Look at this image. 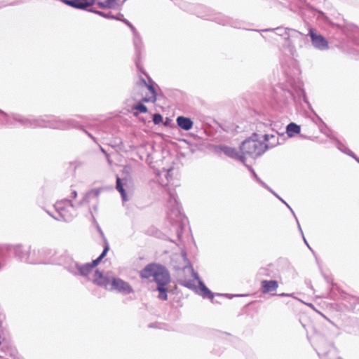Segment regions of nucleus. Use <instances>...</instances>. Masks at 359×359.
I'll use <instances>...</instances> for the list:
<instances>
[{"label": "nucleus", "instance_id": "1", "mask_svg": "<svg viewBox=\"0 0 359 359\" xmlns=\"http://www.w3.org/2000/svg\"><path fill=\"white\" fill-rule=\"evenodd\" d=\"M143 278H154L157 283V290L159 292L158 298L162 300H167V289L165 286L170 283V278L168 271L165 267L158 264H149L140 272Z\"/></svg>", "mask_w": 359, "mask_h": 359}, {"label": "nucleus", "instance_id": "2", "mask_svg": "<svg viewBox=\"0 0 359 359\" xmlns=\"http://www.w3.org/2000/svg\"><path fill=\"white\" fill-rule=\"evenodd\" d=\"M13 118L26 126L32 127H49L54 129L66 130L78 127V123L74 120H61L54 117H46L39 118H27L20 115H15Z\"/></svg>", "mask_w": 359, "mask_h": 359}, {"label": "nucleus", "instance_id": "3", "mask_svg": "<svg viewBox=\"0 0 359 359\" xmlns=\"http://www.w3.org/2000/svg\"><path fill=\"white\" fill-rule=\"evenodd\" d=\"M94 282L109 290H116L123 294H128L133 292V288L127 282L119 278L104 277L102 274L97 271L95 273Z\"/></svg>", "mask_w": 359, "mask_h": 359}, {"label": "nucleus", "instance_id": "4", "mask_svg": "<svg viewBox=\"0 0 359 359\" xmlns=\"http://www.w3.org/2000/svg\"><path fill=\"white\" fill-rule=\"evenodd\" d=\"M259 135L254 133L250 138L245 140L241 144V152L245 156L248 155L252 158H256L262 155L266 151V146L263 140L258 138Z\"/></svg>", "mask_w": 359, "mask_h": 359}, {"label": "nucleus", "instance_id": "5", "mask_svg": "<svg viewBox=\"0 0 359 359\" xmlns=\"http://www.w3.org/2000/svg\"><path fill=\"white\" fill-rule=\"evenodd\" d=\"M109 249V245L107 244L101 255L96 259L93 260L92 263L81 265L77 262H72L69 266L68 270L75 275H81L83 276H88L93 271V268L104 257Z\"/></svg>", "mask_w": 359, "mask_h": 359}, {"label": "nucleus", "instance_id": "6", "mask_svg": "<svg viewBox=\"0 0 359 359\" xmlns=\"http://www.w3.org/2000/svg\"><path fill=\"white\" fill-rule=\"evenodd\" d=\"M184 271L191 273L194 280H182L181 284L184 285L188 288H194L196 287V281L198 282L199 285L200 294L203 297H207L208 299H212L214 297V294L211 292V291L205 285V284L199 279L198 275L194 271V269L191 266H184L183 267Z\"/></svg>", "mask_w": 359, "mask_h": 359}, {"label": "nucleus", "instance_id": "7", "mask_svg": "<svg viewBox=\"0 0 359 359\" xmlns=\"http://www.w3.org/2000/svg\"><path fill=\"white\" fill-rule=\"evenodd\" d=\"M55 252L48 248H41L32 250V259H29V264H55L57 261L54 258Z\"/></svg>", "mask_w": 359, "mask_h": 359}, {"label": "nucleus", "instance_id": "8", "mask_svg": "<svg viewBox=\"0 0 359 359\" xmlns=\"http://www.w3.org/2000/svg\"><path fill=\"white\" fill-rule=\"evenodd\" d=\"M55 208L61 219H64L65 222L70 221L76 215L74 205L69 199H65L60 202H57L55 205Z\"/></svg>", "mask_w": 359, "mask_h": 359}, {"label": "nucleus", "instance_id": "9", "mask_svg": "<svg viewBox=\"0 0 359 359\" xmlns=\"http://www.w3.org/2000/svg\"><path fill=\"white\" fill-rule=\"evenodd\" d=\"M309 36L313 46L320 50H325L329 48L328 42L321 34L316 33L313 29L309 30Z\"/></svg>", "mask_w": 359, "mask_h": 359}, {"label": "nucleus", "instance_id": "10", "mask_svg": "<svg viewBox=\"0 0 359 359\" xmlns=\"http://www.w3.org/2000/svg\"><path fill=\"white\" fill-rule=\"evenodd\" d=\"M284 134L276 133V134H264L263 135V142L266 146V150L280 144V140H283Z\"/></svg>", "mask_w": 359, "mask_h": 359}, {"label": "nucleus", "instance_id": "11", "mask_svg": "<svg viewBox=\"0 0 359 359\" xmlns=\"http://www.w3.org/2000/svg\"><path fill=\"white\" fill-rule=\"evenodd\" d=\"M172 172H173V169L170 168L167 170H163L158 174V179H157L158 182L162 187H166L168 193H169V190L171 191H173L172 190H171L170 189V187H168V184L172 180V177H171Z\"/></svg>", "mask_w": 359, "mask_h": 359}, {"label": "nucleus", "instance_id": "12", "mask_svg": "<svg viewBox=\"0 0 359 359\" xmlns=\"http://www.w3.org/2000/svg\"><path fill=\"white\" fill-rule=\"evenodd\" d=\"M14 252L16 257L21 261L29 263V259H32V250L29 248H25L21 245H17L14 248Z\"/></svg>", "mask_w": 359, "mask_h": 359}, {"label": "nucleus", "instance_id": "13", "mask_svg": "<svg viewBox=\"0 0 359 359\" xmlns=\"http://www.w3.org/2000/svg\"><path fill=\"white\" fill-rule=\"evenodd\" d=\"M169 196H170V201L169 204L173 208V210H172L171 213L169 215V217L171 219H173L172 215H175L176 217H179L178 219H180L181 214L180 210L178 206V203L176 197V193L175 191H171L169 190Z\"/></svg>", "mask_w": 359, "mask_h": 359}, {"label": "nucleus", "instance_id": "14", "mask_svg": "<svg viewBox=\"0 0 359 359\" xmlns=\"http://www.w3.org/2000/svg\"><path fill=\"white\" fill-rule=\"evenodd\" d=\"M219 149L226 156L232 158L240 160L241 162L244 163L245 161V157L240 154L239 151H236L234 148L227 147V146H221Z\"/></svg>", "mask_w": 359, "mask_h": 359}, {"label": "nucleus", "instance_id": "15", "mask_svg": "<svg viewBox=\"0 0 359 359\" xmlns=\"http://www.w3.org/2000/svg\"><path fill=\"white\" fill-rule=\"evenodd\" d=\"M137 84L141 86L146 87L150 92V95H147L143 99V100L147 102H155L156 100V90H155L154 88L153 87V86L147 83V81H145V79H142V78H141L140 79Z\"/></svg>", "mask_w": 359, "mask_h": 359}, {"label": "nucleus", "instance_id": "16", "mask_svg": "<svg viewBox=\"0 0 359 359\" xmlns=\"http://www.w3.org/2000/svg\"><path fill=\"white\" fill-rule=\"evenodd\" d=\"M262 291L263 293L276 291L278 287L276 280H262L261 282Z\"/></svg>", "mask_w": 359, "mask_h": 359}, {"label": "nucleus", "instance_id": "17", "mask_svg": "<svg viewBox=\"0 0 359 359\" xmlns=\"http://www.w3.org/2000/svg\"><path fill=\"white\" fill-rule=\"evenodd\" d=\"M177 123L179 127L184 130H189L193 126V121L191 118L184 116H178Z\"/></svg>", "mask_w": 359, "mask_h": 359}, {"label": "nucleus", "instance_id": "18", "mask_svg": "<svg viewBox=\"0 0 359 359\" xmlns=\"http://www.w3.org/2000/svg\"><path fill=\"white\" fill-rule=\"evenodd\" d=\"M283 48L285 51H287L292 57L296 55V48L294 45V41L290 39V37H285V43L283 44Z\"/></svg>", "mask_w": 359, "mask_h": 359}, {"label": "nucleus", "instance_id": "19", "mask_svg": "<svg viewBox=\"0 0 359 359\" xmlns=\"http://www.w3.org/2000/svg\"><path fill=\"white\" fill-rule=\"evenodd\" d=\"M100 8H116L118 7V0H105L98 3Z\"/></svg>", "mask_w": 359, "mask_h": 359}, {"label": "nucleus", "instance_id": "20", "mask_svg": "<svg viewBox=\"0 0 359 359\" xmlns=\"http://www.w3.org/2000/svg\"><path fill=\"white\" fill-rule=\"evenodd\" d=\"M286 133L289 137H292L294 134L300 133V126L294 123H290L287 126Z\"/></svg>", "mask_w": 359, "mask_h": 359}, {"label": "nucleus", "instance_id": "21", "mask_svg": "<svg viewBox=\"0 0 359 359\" xmlns=\"http://www.w3.org/2000/svg\"><path fill=\"white\" fill-rule=\"evenodd\" d=\"M95 0H76V8L86 9L94 4Z\"/></svg>", "mask_w": 359, "mask_h": 359}, {"label": "nucleus", "instance_id": "22", "mask_svg": "<svg viewBox=\"0 0 359 359\" xmlns=\"http://www.w3.org/2000/svg\"><path fill=\"white\" fill-rule=\"evenodd\" d=\"M277 31V34L280 36H286L285 37H290L289 32H292L295 34H298L299 32H296L295 30L292 29H288L287 28H281V27H277L276 29H266L265 31Z\"/></svg>", "mask_w": 359, "mask_h": 359}, {"label": "nucleus", "instance_id": "23", "mask_svg": "<svg viewBox=\"0 0 359 359\" xmlns=\"http://www.w3.org/2000/svg\"><path fill=\"white\" fill-rule=\"evenodd\" d=\"M133 43L135 48V52L137 55L140 54V51L142 48V44L141 39L137 33L136 32V34H133Z\"/></svg>", "mask_w": 359, "mask_h": 359}, {"label": "nucleus", "instance_id": "24", "mask_svg": "<svg viewBox=\"0 0 359 359\" xmlns=\"http://www.w3.org/2000/svg\"><path fill=\"white\" fill-rule=\"evenodd\" d=\"M116 189L121 194V197L123 198V201H126L128 200L126 193L123 189V185L121 182V180L119 177H117L116 179Z\"/></svg>", "mask_w": 359, "mask_h": 359}, {"label": "nucleus", "instance_id": "25", "mask_svg": "<svg viewBox=\"0 0 359 359\" xmlns=\"http://www.w3.org/2000/svg\"><path fill=\"white\" fill-rule=\"evenodd\" d=\"M339 149L341 150L342 152L346 154L347 155L351 156L352 158H353L358 163H359V158H358L355 154L351 151L350 149H348V148H346L345 146L344 145H341L340 144L339 147H338Z\"/></svg>", "mask_w": 359, "mask_h": 359}, {"label": "nucleus", "instance_id": "26", "mask_svg": "<svg viewBox=\"0 0 359 359\" xmlns=\"http://www.w3.org/2000/svg\"><path fill=\"white\" fill-rule=\"evenodd\" d=\"M213 20H215L219 24H222V25L229 24V19L224 15H219L216 16L215 18H214Z\"/></svg>", "mask_w": 359, "mask_h": 359}, {"label": "nucleus", "instance_id": "27", "mask_svg": "<svg viewBox=\"0 0 359 359\" xmlns=\"http://www.w3.org/2000/svg\"><path fill=\"white\" fill-rule=\"evenodd\" d=\"M133 109L139 111L140 113H146L147 111V107L142 103H138L133 106Z\"/></svg>", "mask_w": 359, "mask_h": 359}, {"label": "nucleus", "instance_id": "28", "mask_svg": "<svg viewBox=\"0 0 359 359\" xmlns=\"http://www.w3.org/2000/svg\"><path fill=\"white\" fill-rule=\"evenodd\" d=\"M250 171L253 173V175L255 176V177L256 178L257 181L258 182H259L264 187H265L266 189H267L270 192L273 193L274 192L269 187H268L263 181H262L258 177L257 175H256V173L255 172V171L252 170V169H250Z\"/></svg>", "mask_w": 359, "mask_h": 359}, {"label": "nucleus", "instance_id": "29", "mask_svg": "<svg viewBox=\"0 0 359 359\" xmlns=\"http://www.w3.org/2000/svg\"><path fill=\"white\" fill-rule=\"evenodd\" d=\"M285 205L287 206V208H288L291 210V212H292L293 215L294 216V217H295V219H296V220H297V224H298L299 229L300 232L302 233V234H303V232H302V228H301V226H300V224H299V222H298V220H297V217H296V216H295V215H294V213L293 210H292V208H290V205H289L286 202L285 203ZM302 236H304V235H302ZM303 238H304V241L305 243L309 246V245H308V243H307V242H306V239H305L304 236H303Z\"/></svg>", "mask_w": 359, "mask_h": 359}, {"label": "nucleus", "instance_id": "30", "mask_svg": "<svg viewBox=\"0 0 359 359\" xmlns=\"http://www.w3.org/2000/svg\"><path fill=\"white\" fill-rule=\"evenodd\" d=\"M153 121L155 124H159L163 121V117L159 114H155L153 116Z\"/></svg>", "mask_w": 359, "mask_h": 359}, {"label": "nucleus", "instance_id": "31", "mask_svg": "<svg viewBox=\"0 0 359 359\" xmlns=\"http://www.w3.org/2000/svg\"><path fill=\"white\" fill-rule=\"evenodd\" d=\"M62 1L67 5L76 8V0H62Z\"/></svg>", "mask_w": 359, "mask_h": 359}, {"label": "nucleus", "instance_id": "32", "mask_svg": "<svg viewBox=\"0 0 359 359\" xmlns=\"http://www.w3.org/2000/svg\"><path fill=\"white\" fill-rule=\"evenodd\" d=\"M123 22L130 28V29L133 32V33L136 34L137 30L133 26V25L129 21H128L127 20H124Z\"/></svg>", "mask_w": 359, "mask_h": 359}, {"label": "nucleus", "instance_id": "33", "mask_svg": "<svg viewBox=\"0 0 359 359\" xmlns=\"http://www.w3.org/2000/svg\"><path fill=\"white\" fill-rule=\"evenodd\" d=\"M318 354L322 359H325V358L326 357V355H327L326 352H325L322 348H319Z\"/></svg>", "mask_w": 359, "mask_h": 359}, {"label": "nucleus", "instance_id": "34", "mask_svg": "<svg viewBox=\"0 0 359 359\" xmlns=\"http://www.w3.org/2000/svg\"><path fill=\"white\" fill-rule=\"evenodd\" d=\"M328 348H329V350H328V352H329V353H333V354H335V353H336V352H337V351H336V349H335L332 346L329 345V346H328Z\"/></svg>", "mask_w": 359, "mask_h": 359}, {"label": "nucleus", "instance_id": "35", "mask_svg": "<svg viewBox=\"0 0 359 359\" xmlns=\"http://www.w3.org/2000/svg\"><path fill=\"white\" fill-rule=\"evenodd\" d=\"M91 195H93L95 197H97L99 195V192L98 191H95L94 193H88L86 197H88Z\"/></svg>", "mask_w": 359, "mask_h": 359}, {"label": "nucleus", "instance_id": "36", "mask_svg": "<svg viewBox=\"0 0 359 359\" xmlns=\"http://www.w3.org/2000/svg\"><path fill=\"white\" fill-rule=\"evenodd\" d=\"M97 13L100 14V15L104 17V18H110L109 14H105L103 12L99 11V12H97Z\"/></svg>", "mask_w": 359, "mask_h": 359}, {"label": "nucleus", "instance_id": "37", "mask_svg": "<svg viewBox=\"0 0 359 359\" xmlns=\"http://www.w3.org/2000/svg\"><path fill=\"white\" fill-rule=\"evenodd\" d=\"M72 197H73V198H76V196H77V193H76V191H73L72 192Z\"/></svg>", "mask_w": 359, "mask_h": 359}, {"label": "nucleus", "instance_id": "38", "mask_svg": "<svg viewBox=\"0 0 359 359\" xmlns=\"http://www.w3.org/2000/svg\"><path fill=\"white\" fill-rule=\"evenodd\" d=\"M278 198L285 204V201L282 198L278 196Z\"/></svg>", "mask_w": 359, "mask_h": 359}, {"label": "nucleus", "instance_id": "39", "mask_svg": "<svg viewBox=\"0 0 359 359\" xmlns=\"http://www.w3.org/2000/svg\"><path fill=\"white\" fill-rule=\"evenodd\" d=\"M272 194H273L276 197H277V198L278 197V195L276 193L273 192Z\"/></svg>", "mask_w": 359, "mask_h": 359}, {"label": "nucleus", "instance_id": "40", "mask_svg": "<svg viewBox=\"0 0 359 359\" xmlns=\"http://www.w3.org/2000/svg\"><path fill=\"white\" fill-rule=\"evenodd\" d=\"M281 296H287V294H285V293H283L280 294Z\"/></svg>", "mask_w": 359, "mask_h": 359}, {"label": "nucleus", "instance_id": "41", "mask_svg": "<svg viewBox=\"0 0 359 359\" xmlns=\"http://www.w3.org/2000/svg\"><path fill=\"white\" fill-rule=\"evenodd\" d=\"M182 257H183V259H184V260H186V257H185L184 255H183Z\"/></svg>", "mask_w": 359, "mask_h": 359}, {"label": "nucleus", "instance_id": "42", "mask_svg": "<svg viewBox=\"0 0 359 359\" xmlns=\"http://www.w3.org/2000/svg\"><path fill=\"white\" fill-rule=\"evenodd\" d=\"M0 113L4 114V113L2 111H1V110H0Z\"/></svg>", "mask_w": 359, "mask_h": 359}]
</instances>
